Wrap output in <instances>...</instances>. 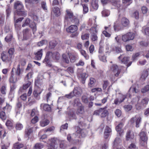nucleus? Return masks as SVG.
Instances as JSON below:
<instances>
[{
    "mask_svg": "<svg viewBox=\"0 0 149 149\" xmlns=\"http://www.w3.org/2000/svg\"><path fill=\"white\" fill-rule=\"evenodd\" d=\"M89 37V33H85L81 35V38L83 40L88 39Z\"/></svg>",
    "mask_w": 149,
    "mask_h": 149,
    "instance_id": "obj_52",
    "label": "nucleus"
},
{
    "mask_svg": "<svg viewBox=\"0 0 149 149\" xmlns=\"http://www.w3.org/2000/svg\"><path fill=\"white\" fill-rule=\"evenodd\" d=\"M121 142V140L118 137L116 138L113 142V148H116L119 146Z\"/></svg>",
    "mask_w": 149,
    "mask_h": 149,
    "instance_id": "obj_26",
    "label": "nucleus"
},
{
    "mask_svg": "<svg viewBox=\"0 0 149 149\" xmlns=\"http://www.w3.org/2000/svg\"><path fill=\"white\" fill-rule=\"evenodd\" d=\"M40 107L41 109L47 111H50L51 108L50 105L47 104L42 103L40 104Z\"/></svg>",
    "mask_w": 149,
    "mask_h": 149,
    "instance_id": "obj_19",
    "label": "nucleus"
},
{
    "mask_svg": "<svg viewBox=\"0 0 149 149\" xmlns=\"http://www.w3.org/2000/svg\"><path fill=\"white\" fill-rule=\"evenodd\" d=\"M57 44L56 42L54 40L51 41L49 42V48L51 49L54 48L56 45Z\"/></svg>",
    "mask_w": 149,
    "mask_h": 149,
    "instance_id": "obj_34",
    "label": "nucleus"
},
{
    "mask_svg": "<svg viewBox=\"0 0 149 149\" xmlns=\"http://www.w3.org/2000/svg\"><path fill=\"white\" fill-rule=\"evenodd\" d=\"M134 137V135L130 130L127 131L126 136V139L127 141L131 140Z\"/></svg>",
    "mask_w": 149,
    "mask_h": 149,
    "instance_id": "obj_21",
    "label": "nucleus"
},
{
    "mask_svg": "<svg viewBox=\"0 0 149 149\" xmlns=\"http://www.w3.org/2000/svg\"><path fill=\"white\" fill-rule=\"evenodd\" d=\"M126 98L125 95L120 94L119 98H116L114 101V103L115 104H118L123 102Z\"/></svg>",
    "mask_w": 149,
    "mask_h": 149,
    "instance_id": "obj_14",
    "label": "nucleus"
},
{
    "mask_svg": "<svg viewBox=\"0 0 149 149\" xmlns=\"http://www.w3.org/2000/svg\"><path fill=\"white\" fill-rule=\"evenodd\" d=\"M92 7L95 9L97 10L98 8V5L97 3V0H92L91 2Z\"/></svg>",
    "mask_w": 149,
    "mask_h": 149,
    "instance_id": "obj_29",
    "label": "nucleus"
},
{
    "mask_svg": "<svg viewBox=\"0 0 149 149\" xmlns=\"http://www.w3.org/2000/svg\"><path fill=\"white\" fill-rule=\"evenodd\" d=\"M68 56L69 57L70 61L71 63L74 62L76 59V57L75 55L72 53H68Z\"/></svg>",
    "mask_w": 149,
    "mask_h": 149,
    "instance_id": "obj_24",
    "label": "nucleus"
},
{
    "mask_svg": "<svg viewBox=\"0 0 149 149\" xmlns=\"http://www.w3.org/2000/svg\"><path fill=\"white\" fill-rule=\"evenodd\" d=\"M43 91L42 89H41L38 87L35 88L33 93L34 97L38 99L40 98V95Z\"/></svg>",
    "mask_w": 149,
    "mask_h": 149,
    "instance_id": "obj_12",
    "label": "nucleus"
},
{
    "mask_svg": "<svg viewBox=\"0 0 149 149\" xmlns=\"http://www.w3.org/2000/svg\"><path fill=\"white\" fill-rule=\"evenodd\" d=\"M23 144L17 142L14 144V148L15 149H20L24 147Z\"/></svg>",
    "mask_w": 149,
    "mask_h": 149,
    "instance_id": "obj_30",
    "label": "nucleus"
},
{
    "mask_svg": "<svg viewBox=\"0 0 149 149\" xmlns=\"http://www.w3.org/2000/svg\"><path fill=\"white\" fill-rule=\"evenodd\" d=\"M11 76L9 79V81L10 82L13 83H15L20 79V78L18 77V76H17L15 74H14L13 69H12L11 71Z\"/></svg>",
    "mask_w": 149,
    "mask_h": 149,
    "instance_id": "obj_13",
    "label": "nucleus"
},
{
    "mask_svg": "<svg viewBox=\"0 0 149 149\" xmlns=\"http://www.w3.org/2000/svg\"><path fill=\"white\" fill-rule=\"evenodd\" d=\"M77 30V27L75 25H71L66 29V31L68 33H72Z\"/></svg>",
    "mask_w": 149,
    "mask_h": 149,
    "instance_id": "obj_17",
    "label": "nucleus"
},
{
    "mask_svg": "<svg viewBox=\"0 0 149 149\" xmlns=\"http://www.w3.org/2000/svg\"><path fill=\"white\" fill-rule=\"evenodd\" d=\"M102 15L104 17L108 16L110 14L109 11L107 10H104L102 12Z\"/></svg>",
    "mask_w": 149,
    "mask_h": 149,
    "instance_id": "obj_40",
    "label": "nucleus"
},
{
    "mask_svg": "<svg viewBox=\"0 0 149 149\" xmlns=\"http://www.w3.org/2000/svg\"><path fill=\"white\" fill-rule=\"evenodd\" d=\"M14 7L16 9L14 13L15 15H17L24 16H25L26 15V12L23 10L24 6L21 2H16L14 4Z\"/></svg>",
    "mask_w": 149,
    "mask_h": 149,
    "instance_id": "obj_3",
    "label": "nucleus"
},
{
    "mask_svg": "<svg viewBox=\"0 0 149 149\" xmlns=\"http://www.w3.org/2000/svg\"><path fill=\"white\" fill-rule=\"evenodd\" d=\"M115 113L116 116L118 117H120L121 114V112L119 109H116L115 111Z\"/></svg>",
    "mask_w": 149,
    "mask_h": 149,
    "instance_id": "obj_60",
    "label": "nucleus"
},
{
    "mask_svg": "<svg viewBox=\"0 0 149 149\" xmlns=\"http://www.w3.org/2000/svg\"><path fill=\"white\" fill-rule=\"evenodd\" d=\"M141 118L139 115H136L132 117L130 120V123L132 124L136 122V127H138L140 126L141 122Z\"/></svg>",
    "mask_w": 149,
    "mask_h": 149,
    "instance_id": "obj_8",
    "label": "nucleus"
},
{
    "mask_svg": "<svg viewBox=\"0 0 149 149\" xmlns=\"http://www.w3.org/2000/svg\"><path fill=\"white\" fill-rule=\"evenodd\" d=\"M124 108L126 111H129L131 110L132 106L130 104L125 105L124 106Z\"/></svg>",
    "mask_w": 149,
    "mask_h": 149,
    "instance_id": "obj_42",
    "label": "nucleus"
},
{
    "mask_svg": "<svg viewBox=\"0 0 149 149\" xmlns=\"http://www.w3.org/2000/svg\"><path fill=\"white\" fill-rule=\"evenodd\" d=\"M23 72V70L22 69H21L20 68V65H17V68L16 71V75L17 76H18L19 78H20V75L22 74Z\"/></svg>",
    "mask_w": 149,
    "mask_h": 149,
    "instance_id": "obj_27",
    "label": "nucleus"
},
{
    "mask_svg": "<svg viewBox=\"0 0 149 149\" xmlns=\"http://www.w3.org/2000/svg\"><path fill=\"white\" fill-rule=\"evenodd\" d=\"M20 98L23 101H25L27 98V96L26 94L24 93L21 95L20 96Z\"/></svg>",
    "mask_w": 149,
    "mask_h": 149,
    "instance_id": "obj_63",
    "label": "nucleus"
},
{
    "mask_svg": "<svg viewBox=\"0 0 149 149\" xmlns=\"http://www.w3.org/2000/svg\"><path fill=\"white\" fill-rule=\"evenodd\" d=\"M49 123V121L48 120L45 119L40 122V125L42 127H45Z\"/></svg>",
    "mask_w": 149,
    "mask_h": 149,
    "instance_id": "obj_33",
    "label": "nucleus"
},
{
    "mask_svg": "<svg viewBox=\"0 0 149 149\" xmlns=\"http://www.w3.org/2000/svg\"><path fill=\"white\" fill-rule=\"evenodd\" d=\"M13 38L12 33V32H10V33H9L5 38V40L8 42L12 40Z\"/></svg>",
    "mask_w": 149,
    "mask_h": 149,
    "instance_id": "obj_35",
    "label": "nucleus"
},
{
    "mask_svg": "<svg viewBox=\"0 0 149 149\" xmlns=\"http://www.w3.org/2000/svg\"><path fill=\"white\" fill-rule=\"evenodd\" d=\"M74 105H76L78 107L83 106L82 104L81 103L79 100L78 98L75 99L74 101Z\"/></svg>",
    "mask_w": 149,
    "mask_h": 149,
    "instance_id": "obj_37",
    "label": "nucleus"
},
{
    "mask_svg": "<svg viewBox=\"0 0 149 149\" xmlns=\"http://www.w3.org/2000/svg\"><path fill=\"white\" fill-rule=\"evenodd\" d=\"M82 102L85 103H87L88 102V100L87 97L85 95L82 96Z\"/></svg>",
    "mask_w": 149,
    "mask_h": 149,
    "instance_id": "obj_64",
    "label": "nucleus"
},
{
    "mask_svg": "<svg viewBox=\"0 0 149 149\" xmlns=\"http://www.w3.org/2000/svg\"><path fill=\"white\" fill-rule=\"evenodd\" d=\"M22 105L21 102H18L16 104L17 109H18L16 113L17 114H19L20 113V111L19 109L22 107Z\"/></svg>",
    "mask_w": 149,
    "mask_h": 149,
    "instance_id": "obj_41",
    "label": "nucleus"
},
{
    "mask_svg": "<svg viewBox=\"0 0 149 149\" xmlns=\"http://www.w3.org/2000/svg\"><path fill=\"white\" fill-rule=\"evenodd\" d=\"M41 7L44 10H47V7L45 2L42 1L41 3Z\"/></svg>",
    "mask_w": 149,
    "mask_h": 149,
    "instance_id": "obj_49",
    "label": "nucleus"
},
{
    "mask_svg": "<svg viewBox=\"0 0 149 149\" xmlns=\"http://www.w3.org/2000/svg\"><path fill=\"white\" fill-rule=\"evenodd\" d=\"M74 96V95L73 92H72L66 95L65 97L68 98L70 99L72 98Z\"/></svg>",
    "mask_w": 149,
    "mask_h": 149,
    "instance_id": "obj_59",
    "label": "nucleus"
},
{
    "mask_svg": "<svg viewBox=\"0 0 149 149\" xmlns=\"http://www.w3.org/2000/svg\"><path fill=\"white\" fill-rule=\"evenodd\" d=\"M51 58L54 60H58L59 59L60 54L58 53H52L50 51L48 52L46 54L45 57L43 62L46 63L47 65L48 66H51L52 65L50 62V59Z\"/></svg>",
    "mask_w": 149,
    "mask_h": 149,
    "instance_id": "obj_2",
    "label": "nucleus"
},
{
    "mask_svg": "<svg viewBox=\"0 0 149 149\" xmlns=\"http://www.w3.org/2000/svg\"><path fill=\"white\" fill-rule=\"evenodd\" d=\"M11 109V106L9 104H7L6 106L3 108V110H4L6 109H7V110L8 112H9Z\"/></svg>",
    "mask_w": 149,
    "mask_h": 149,
    "instance_id": "obj_56",
    "label": "nucleus"
},
{
    "mask_svg": "<svg viewBox=\"0 0 149 149\" xmlns=\"http://www.w3.org/2000/svg\"><path fill=\"white\" fill-rule=\"evenodd\" d=\"M123 127V124L122 123L119 124L116 127V129L117 132H119Z\"/></svg>",
    "mask_w": 149,
    "mask_h": 149,
    "instance_id": "obj_55",
    "label": "nucleus"
},
{
    "mask_svg": "<svg viewBox=\"0 0 149 149\" xmlns=\"http://www.w3.org/2000/svg\"><path fill=\"white\" fill-rule=\"evenodd\" d=\"M131 91L133 93H137L139 92V90L136 89L135 87L132 86L130 88L129 91V97H131V96L132 95V94H130V92Z\"/></svg>",
    "mask_w": 149,
    "mask_h": 149,
    "instance_id": "obj_31",
    "label": "nucleus"
},
{
    "mask_svg": "<svg viewBox=\"0 0 149 149\" xmlns=\"http://www.w3.org/2000/svg\"><path fill=\"white\" fill-rule=\"evenodd\" d=\"M88 77V75L85 73H82L80 74V77L83 80H85Z\"/></svg>",
    "mask_w": 149,
    "mask_h": 149,
    "instance_id": "obj_51",
    "label": "nucleus"
},
{
    "mask_svg": "<svg viewBox=\"0 0 149 149\" xmlns=\"http://www.w3.org/2000/svg\"><path fill=\"white\" fill-rule=\"evenodd\" d=\"M149 90V85H147L143 88L141 90L142 93H144L147 92Z\"/></svg>",
    "mask_w": 149,
    "mask_h": 149,
    "instance_id": "obj_47",
    "label": "nucleus"
},
{
    "mask_svg": "<svg viewBox=\"0 0 149 149\" xmlns=\"http://www.w3.org/2000/svg\"><path fill=\"white\" fill-rule=\"evenodd\" d=\"M23 37L26 39H27L31 35V33L29 32V30L27 29H26L23 30Z\"/></svg>",
    "mask_w": 149,
    "mask_h": 149,
    "instance_id": "obj_22",
    "label": "nucleus"
},
{
    "mask_svg": "<svg viewBox=\"0 0 149 149\" xmlns=\"http://www.w3.org/2000/svg\"><path fill=\"white\" fill-rule=\"evenodd\" d=\"M65 12L64 20L65 26L70 24L71 22L76 24H79V20L76 16L74 15L72 11L70 9H67L66 10Z\"/></svg>",
    "mask_w": 149,
    "mask_h": 149,
    "instance_id": "obj_1",
    "label": "nucleus"
},
{
    "mask_svg": "<svg viewBox=\"0 0 149 149\" xmlns=\"http://www.w3.org/2000/svg\"><path fill=\"white\" fill-rule=\"evenodd\" d=\"M106 107L101 108L98 110H95L94 112V114L96 115H100L101 117H105L108 114V111L106 109Z\"/></svg>",
    "mask_w": 149,
    "mask_h": 149,
    "instance_id": "obj_5",
    "label": "nucleus"
},
{
    "mask_svg": "<svg viewBox=\"0 0 149 149\" xmlns=\"http://www.w3.org/2000/svg\"><path fill=\"white\" fill-rule=\"evenodd\" d=\"M121 23L122 26L124 27L128 26L130 24V22L129 20L124 17L121 19Z\"/></svg>",
    "mask_w": 149,
    "mask_h": 149,
    "instance_id": "obj_18",
    "label": "nucleus"
},
{
    "mask_svg": "<svg viewBox=\"0 0 149 149\" xmlns=\"http://www.w3.org/2000/svg\"><path fill=\"white\" fill-rule=\"evenodd\" d=\"M62 56L63 58V61H64L65 63L67 64H68L70 62L69 60L68 57L65 54H63Z\"/></svg>",
    "mask_w": 149,
    "mask_h": 149,
    "instance_id": "obj_39",
    "label": "nucleus"
},
{
    "mask_svg": "<svg viewBox=\"0 0 149 149\" xmlns=\"http://www.w3.org/2000/svg\"><path fill=\"white\" fill-rule=\"evenodd\" d=\"M15 52V49L14 48H11L10 49L8 52V54L11 57H12V56L14 54Z\"/></svg>",
    "mask_w": 149,
    "mask_h": 149,
    "instance_id": "obj_58",
    "label": "nucleus"
},
{
    "mask_svg": "<svg viewBox=\"0 0 149 149\" xmlns=\"http://www.w3.org/2000/svg\"><path fill=\"white\" fill-rule=\"evenodd\" d=\"M90 32L91 33V38L93 41H97L98 39V37L96 34L97 30L96 27H93L90 29Z\"/></svg>",
    "mask_w": 149,
    "mask_h": 149,
    "instance_id": "obj_9",
    "label": "nucleus"
},
{
    "mask_svg": "<svg viewBox=\"0 0 149 149\" xmlns=\"http://www.w3.org/2000/svg\"><path fill=\"white\" fill-rule=\"evenodd\" d=\"M80 51L81 54L84 56L86 59H87L89 58L88 56L87 55L86 52L84 50L81 49Z\"/></svg>",
    "mask_w": 149,
    "mask_h": 149,
    "instance_id": "obj_48",
    "label": "nucleus"
},
{
    "mask_svg": "<svg viewBox=\"0 0 149 149\" xmlns=\"http://www.w3.org/2000/svg\"><path fill=\"white\" fill-rule=\"evenodd\" d=\"M76 129V134H77V135L79 137H80V136L82 137H84L87 134V132L85 129L82 130L78 127H77Z\"/></svg>",
    "mask_w": 149,
    "mask_h": 149,
    "instance_id": "obj_10",
    "label": "nucleus"
},
{
    "mask_svg": "<svg viewBox=\"0 0 149 149\" xmlns=\"http://www.w3.org/2000/svg\"><path fill=\"white\" fill-rule=\"evenodd\" d=\"M111 70L113 72L116 77H118L120 72V70L116 64H113L110 67Z\"/></svg>",
    "mask_w": 149,
    "mask_h": 149,
    "instance_id": "obj_11",
    "label": "nucleus"
},
{
    "mask_svg": "<svg viewBox=\"0 0 149 149\" xmlns=\"http://www.w3.org/2000/svg\"><path fill=\"white\" fill-rule=\"evenodd\" d=\"M99 57L100 60L103 62H106L107 61L106 57L104 55L99 54Z\"/></svg>",
    "mask_w": 149,
    "mask_h": 149,
    "instance_id": "obj_50",
    "label": "nucleus"
},
{
    "mask_svg": "<svg viewBox=\"0 0 149 149\" xmlns=\"http://www.w3.org/2000/svg\"><path fill=\"white\" fill-rule=\"evenodd\" d=\"M74 96H80L82 93V90L80 87H76L74 88L73 91Z\"/></svg>",
    "mask_w": 149,
    "mask_h": 149,
    "instance_id": "obj_16",
    "label": "nucleus"
},
{
    "mask_svg": "<svg viewBox=\"0 0 149 149\" xmlns=\"http://www.w3.org/2000/svg\"><path fill=\"white\" fill-rule=\"evenodd\" d=\"M42 49H39L37 52H35L34 54L35 55V59L38 60H40L42 56Z\"/></svg>",
    "mask_w": 149,
    "mask_h": 149,
    "instance_id": "obj_15",
    "label": "nucleus"
},
{
    "mask_svg": "<svg viewBox=\"0 0 149 149\" xmlns=\"http://www.w3.org/2000/svg\"><path fill=\"white\" fill-rule=\"evenodd\" d=\"M52 11L56 16H58L61 15L60 9L58 7H56L54 8L53 9Z\"/></svg>",
    "mask_w": 149,
    "mask_h": 149,
    "instance_id": "obj_28",
    "label": "nucleus"
},
{
    "mask_svg": "<svg viewBox=\"0 0 149 149\" xmlns=\"http://www.w3.org/2000/svg\"><path fill=\"white\" fill-rule=\"evenodd\" d=\"M95 81V79L93 78H91L90 79V82L88 84L89 86L90 87L94 86Z\"/></svg>",
    "mask_w": 149,
    "mask_h": 149,
    "instance_id": "obj_43",
    "label": "nucleus"
},
{
    "mask_svg": "<svg viewBox=\"0 0 149 149\" xmlns=\"http://www.w3.org/2000/svg\"><path fill=\"white\" fill-rule=\"evenodd\" d=\"M0 118L3 120H5L6 118V116L5 112L2 111L0 113Z\"/></svg>",
    "mask_w": 149,
    "mask_h": 149,
    "instance_id": "obj_46",
    "label": "nucleus"
},
{
    "mask_svg": "<svg viewBox=\"0 0 149 149\" xmlns=\"http://www.w3.org/2000/svg\"><path fill=\"white\" fill-rule=\"evenodd\" d=\"M30 27L32 29L33 33L36 30V24L34 22H33L30 25Z\"/></svg>",
    "mask_w": 149,
    "mask_h": 149,
    "instance_id": "obj_44",
    "label": "nucleus"
},
{
    "mask_svg": "<svg viewBox=\"0 0 149 149\" xmlns=\"http://www.w3.org/2000/svg\"><path fill=\"white\" fill-rule=\"evenodd\" d=\"M118 58L120 60H121V62L124 63H127L129 59V57H124L123 55H120V56L118 57Z\"/></svg>",
    "mask_w": 149,
    "mask_h": 149,
    "instance_id": "obj_23",
    "label": "nucleus"
},
{
    "mask_svg": "<svg viewBox=\"0 0 149 149\" xmlns=\"http://www.w3.org/2000/svg\"><path fill=\"white\" fill-rule=\"evenodd\" d=\"M5 19V16L3 14H0V24H3L4 23Z\"/></svg>",
    "mask_w": 149,
    "mask_h": 149,
    "instance_id": "obj_57",
    "label": "nucleus"
},
{
    "mask_svg": "<svg viewBox=\"0 0 149 149\" xmlns=\"http://www.w3.org/2000/svg\"><path fill=\"white\" fill-rule=\"evenodd\" d=\"M135 35L134 33L130 32L126 33L122 36V40L124 42H127L130 40H133Z\"/></svg>",
    "mask_w": 149,
    "mask_h": 149,
    "instance_id": "obj_6",
    "label": "nucleus"
},
{
    "mask_svg": "<svg viewBox=\"0 0 149 149\" xmlns=\"http://www.w3.org/2000/svg\"><path fill=\"white\" fill-rule=\"evenodd\" d=\"M33 74V72H32L28 73L25 77V79L28 80L31 78Z\"/></svg>",
    "mask_w": 149,
    "mask_h": 149,
    "instance_id": "obj_54",
    "label": "nucleus"
},
{
    "mask_svg": "<svg viewBox=\"0 0 149 149\" xmlns=\"http://www.w3.org/2000/svg\"><path fill=\"white\" fill-rule=\"evenodd\" d=\"M84 106H82L78 107L76 112V113L78 115H83L84 113Z\"/></svg>",
    "mask_w": 149,
    "mask_h": 149,
    "instance_id": "obj_20",
    "label": "nucleus"
},
{
    "mask_svg": "<svg viewBox=\"0 0 149 149\" xmlns=\"http://www.w3.org/2000/svg\"><path fill=\"white\" fill-rule=\"evenodd\" d=\"M111 129L110 127L107 126H106L104 130L105 138H107L109 135V134L111 132Z\"/></svg>",
    "mask_w": 149,
    "mask_h": 149,
    "instance_id": "obj_25",
    "label": "nucleus"
},
{
    "mask_svg": "<svg viewBox=\"0 0 149 149\" xmlns=\"http://www.w3.org/2000/svg\"><path fill=\"white\" fill-rule=\"evenodd\" d=\"M23 128V126L22 124L20 123L16 124L15 126V128L17 130H20Z\"/></svg>",
    "mask_w": 149,
    "mask_h": 149,
    "instance_id": "obj_53",
    "label": "nucleus"
},
{
    "mask_svg": "<svg viewBox=\"0 0 149 149\" xmlns=\"http://www.w3.org/2000/svg\"><path fill=\"white\" fill-rule=\"evenodd\" d=\"M148 75V72L147 70L144 71L141 77V79L143 80H145Z\"/></svg>",
    "mask_w": 149,
    "mask_h": 149,
    "instance_id": "obj_36",
    "label": "nucleus"
},
{
    "mask_svg": "<svg viewBox=\"0 0 149 149\" xmlns=\"http://www.w3.org/2000/svg\"><path fill=\"white\" fill-rule=\"evenodd\" d=\"M82 6L83 7V12L84 14L87 13L88 11V8L86 4H83Z\"/></svg>",
    "mask_w": 149,
    "mask_h": 149,
    "instance_id": "obj_45",
    "label": "nucleus"
},
{
    "mask_svg": "<svg viewBox=\"0 0 149 149\" xmlns=\"http://www.w3.org/2000/svg\"><path fill=\"white\" fill-rule=\"evenodd\" d=\"M43 145L40 143L36 144L34 146V149H41L43 148Z\"/></svg>",
    "mask_w": 149,
    "mask_h": 149,
    "instance_id": "obj_38",
    "label": "nucleus"
},
{
    "mask_svg": "<svg viewBox=\"0 0 149 149\" xmlns=\"http://www.w3.org/2000/svg\"><path fill=\"white\" fill-rule=\"evenodd\" d=\"M139 136L141 145L143 146H146L148 139L146 133L144 132H141L140 133Z\"/></svg>",
    "mask_w": 149,
    "mask_h": 149,
    "instance_id": "obj_4",
    "label": "nucleus"
},
{
    "mask_svg": "<svg viewBox=\"0 0 149 149\" xmlns=\"http://www.w3.org/2000/svg\"><path fill=\"white\" fill-rule=\"evenodd\" d=\"M30 19L28 18L26 19L24 23L22 24V26L24 27L25 26L28 25L30 23Z\"/></svg>",
    "mask_w": 149,
    "mask_h": 149,
    "instance_id": "obj_62",
    "label": "nucleus"
},
{
    "mask_svg": "<svg viewBox=\"0 0 149 149\" xmlns=\"http://www.w3.org/2000/svg\"><path fill=\"white\" fill-rule=\"evenodd\" d=\"M149 101V99L147 98H145L143 99L141 102V103L143 105H146L147 104Z\"/></svg>",
    "mask_w": 149,
    "mask_h": 149,
    "instance_id": "obj_61",
    "label": "nucleus"
},
{
    "mask_svg": "<svg viewBox=\"0 0 149 149\" xmlns=\"http://www.w3.org/2000/svg\"><path fill=\"white\" fill-rule=\"evenodd\" d=\"M10 145V141L8 139H7V142L6 143L1 146V149H8V148Z\"/></svg>",
    "mask_w": 149,
    "mask_h": 149,
    "instance_id": "obj_32",
    "label": "nucleus"
},
{
    "mask_svg": "<svg viewBox=\"0 0 149 149\" xmlns=\"http://www.w3.org/2000/svg\"><path fill=\"white\" fill-rule=\"evenodd\" d=\"M1 58L3 62L9 63L11 62L12 57L8 54L7 52L4 51L1 54Z\"/></svg>",
    "mask_w": 149,
    "mask_h": 149,
    "instance_id": "obj_7",
    "label": "nucleus"
}]
</instances>
